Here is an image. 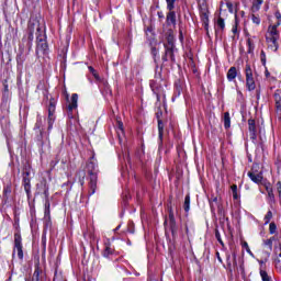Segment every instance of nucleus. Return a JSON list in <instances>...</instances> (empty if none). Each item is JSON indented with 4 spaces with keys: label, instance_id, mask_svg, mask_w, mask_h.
<instances>
[{
    "label": "nucleus",
    "instance_id": "dca6fc26",
    "mask_svg": "<svg viewBox=\"0 0 281 281\" xmlns=\"http://www.w3.org/2000/svg\"><path fill=\"white\" fill-rule=\"evenodd\" d=\"M43 117L37 116V121L35 123V127L34 131H36V133H40L41 135H43Z\"/></svg>",
    "mask_w": 281,
    "mask_h": 281
},
{
    "label": "nucleus",
    "instance_id": "72a5a7b5",
    "mask_svg": "<svg viewBox=\"0 0 281 281\" xmlns=\"http://www.w3.org/2000/svg\"><path fill=\"white\" fill-rule=\"evenodd\" d=\"M260 58L261 63L265 65L267 63V54H265V50H261Z\"/></svg>",
    "mask_w": 281,
    "mask_h": 281
},
{
    "label": "nucleus",
    "instance_id": "0eeeda50",
    "mask_svg": "<svg viewBox=\"0 0 281 281\" xmlns=\"http://www.w3.org/2000/svg\"><path fill=\"white\" fill-rule=\"evenodd\" d=\"M55 112H56V102L50 100L49 106H48V131H52V127L54 126Z\"/></svg>",
    "mask_w": 281,
    "mask_h": 281
},
{
    "label": "nucleus",
    "instance_id": "f704fd0d",
    "mask_svg": "<svg viewBox=\"0 0 281 281\" xmlns=\"http://www.w3.org/2000/svg\"><path fill=\"white\" fill-rule=\"evenodd\" d=\"M24 190H25L26 194H30L31 187H30V181L29 180H25Z\"/></svg>",
    "mask_w": 281,
    "mask_h": 281
},
{
    "label": "nucleus",
    "instance_id": "37998d69",
    "mask_svg": "<svg viewBox=\"0 0 281 281\" xmlns=\"http://www.w3.org/2000/svg\"><path fill=\"white\" fill-rule=\"evenodd\" d=\"M216 257H217L218 262H223V259L221 258V254L220 252H216Z\"/></svg>",
    "mask_w": 281,
    "mask_h": 281
},
{
    "label": "nucleus",
    "instance_id": "39448f33",
    "mask_svg": "<svg viewBox=\"0 0 281 281\" xmlns=\"http://www.w3.org/2000/svg\"><path fill=\"white\" fill-rule=\"evenodd\" d=\"M245 74H246V87L248 91H255L256 80H254V70H251V66L249 64L246 65Z\"/></svg>",
    "mask_w": 281,
    "mask_h": 281
},
{
    "label": "nucleus",
    "instance_id": "c9c22d12",
    "mask_svg": "<svg viewBox=\"0 0 281 281\" xmlns=\"http://www.w3.org/2000/svg\"><path fill=\"white\" fill-rule=\"evenodd\" d=\"M215 238L218 240V243L223 245V239L221 238V233L218 232V229L215 231Z\"/></svg>",
    "mask_w": 281,
    "mask_h": 281
},
{
    "label": "nucleus",
    "instance_id": "58836bf2",
    "mask_svg": "<svg viewBox=\"0 0 281 281\" xmlns=\"http://www.w3.org/2000/svg\"><path fill=\"white\" fill-rule=\"evenodd\" d=\"M266 191L269 192H273V188L271 187V184H265Z\"/></svg>",
    "mask_w": 281,
    "mask_h": 281
},
{
    "label": "nucleus",
    "instance_id": "20e7f679",
    "mask_svg": "<svg viewBox=\"0 0 281 281\" xmlns=\"http://www.w3.org/2000/svg\"><path fill=\"white\" fill-rule=\"evenodd\" d=\"M23 239L21 238V233L14 234V248L12 257L14 258L18 254V258L23 260Z\"/></svg>",
    "mask_w": 281,
    "mask_h": 281
},
{
    "label": "nucleus",
    "instance_id": "09e8293b",
    "mask_svg": "<svg viewBox=\"0 0 281 281\" xmlns=\"http://www.w3.org/2000/svg\"><path fill=\"white\" fill-rule=\"evenodd\" d=\"M277 19H281L280 13H276Z\"/></svg>",
    "mask_w": 281,
    "mask_h": 281
},
{
    "label": "nucleus",
    "instance_id": "4be33fe9",
    "mask_svg": "<svg viewBox=\"0 0 281 281\" xmlns=\"http://www.w3.org/2000/svg\"><path fill=\"white\" fill-rule=\"evenodd\" d=\"M231 190H232V192H233V199H234L235 201H238V200L240 199V195L238 194V186L233 184V186L231 187Z\"/></svg>",
    "mask_w": 281,
    "mask_h": 281
},
{
    "label": "nucleus",
    "instance_id": "8fccbe9b",
    "mask_svg": "<svg viewBox=\"0 0 281 281\" xmlns=\"http://www.w3.org/2000/svg\"><path fill=\"white\" fill-rule=\"evenodd\" d=\"M4 91H8V85L4 86Z\"/></svg>",
    "mask_w": 281,
    "mask_h": 281
},
{
    "label": "nucleus",
    "instance_id": "7ed1b4c3",
    "mask_svg": "<svg viewBox=\"0 0 281 281\" xmlns=\"http://www.w3.org/2000/svg\"><path fill=\"white\" fill-rule=\"evenodd\" d=\"M88 175H90L89 182V196H93L95 194V190L98 188V164L93 158L87 165Z\"/></svg>",
    "mask_w": 281,
    "mask_h": 281
},
{
    "label": "nucleus",
    "instance_id": "6e6552de",
    "mask_svg": "<svg viewBox=\"0 0 281 281\" xmlns=\"http://www.w3.org/2000/svg\"><path fill=\"white\" fill-rule=\"evenodd\" d=\"M248 131H249L250 139H252V142H256V139L258 138V132L256 130V120L254 119L248 120Z\"/></svg>",
    "mask_w": 281,
    "mask_h": 281
},
{
    "label": "nucleus",
    "instance_id": "f257e3e1",
    "mask_svg": "<svg viewBox=\"0 0 281 281\" xmlns=\"http://www.w3.org/2000/svg\"><path fill=\"white\" fill-rule=\"evenodd\" d=\"M27 47H32V41H34V34L36 35L37 46H36V54H45L48 49L47 41L45 40V29L41 26L38 21H30L27 26Z\"/></svg>",
    "mask_w": 281,
    "mask_h": 281
},
{
    "label": "nucleus",
    "instance_id": "c85d7f7f",
    "mask_svg": "<svg viewBox=\"0 0 281 281\" xmlns=\"http://www.w3.org/2000/svg\"><path fill=\"white\" fill-rule=\"evenodd\" d=\"M276 232H278V226L276 225V222H272L269 225V234H276Z\"/></svg>",
    "mask_w": 281,
    "mask_h": 281
},
{
    "label": "nucleus",
    "instance_id": "cd10ccee",
    "mask_svg": "<svg viewBox=\"0 0 281 281\" xmlns=\"http://www.w3.org/2000/svg\"><path fill=\"white\" fill-rule=\"evenodd\" d=\"M41 269L36 268L34 273H33V281H41Z\"/></svg>",
    "mask_w": 281,
    "mask_h": 281
},
{
    "label": "nucleus",
    "instance_id": "f3484780",
    "mask_svg": "<svg viewBox=\"0 0 281 281\" xmlns=\"http://www.w3.org/2000/svg\"><path fill=\"white\" fill-rule=\"evenodd\" d=\"M232 126V117L229 116V112L224 113V128H231Z\"/></svg>",
    "mask_w": 281,
    "mask_h": 281
},
{
    "label": "nucleus",
    "instance_id": "f8f14e48",
    "mask_svg": "<svg viewBox=\"0 0 281 281\" xmlns=\"http://www.w3.org/2000/svg\"><path fill=\"white\" fill-rule=\"evenodd\" d=\"M274 98V104H276V112L278 115L281 116V93L280 90H277L273 94Z\"/></svg>",
    "mask_w": 281,
    "mask_h": 281
},
{
    "label": "nucleus",
    "instance_id": "4468645a",
    "mask_svg": "<svg viewBox=\"0 0 281 281\" xmlns=\"http://www.w3.org/2000/svg\"><path fill=\"white\" fill-rule=\"evenodd\" d=\"M238 76V70H236V67H231L227 71V80L232 82V80H235V78Z\"/></svg>",
    "mask_w": 281,
    "mask_h": 281
},
{
    "label": "nucleus",
    "instance_id": "393cba45",
    "mask_svg": "<svg viewBox=\"0 0 281 281\" xmlns=\"http://www.w3.org/2000/svg\"><path fill=\"white\" fill-rule=\"evenodd\" d=\"M268 203L276 205V194H273V191L268 192Z\"/></svg>",
    "mask_w": 281,
    "mask_h": 281
},
{
    "label": "nucleus",
    "instance_id": "ddd939ff",
    "mask_svg": "<svg viewBox=\"0 0 281 281\" xmlns=\"http://www.w3.org/2000/svg\"><path fill=\"white\" fill-rule=\"evenodd\" d=\"M69 113H71V111H74V109H78V94L74 93L71 95V102L68 104L67 106Z\"/></svg>",
    "mask_w": 281,
    "mask_h": 281
},
{
    "label": "nucleus",
    "instance_id": "9d476101",
    "mask_svg": "<svg viewBox=\"0 0 281 281\" xmlns=\"http://www.w3.org/2000/svg\"><path fill=\"white\" fill-rule=\"evenodd\" d=\"M167 25H172L173 27H177V13L171 10L167 13Z\"/></svg>",
    "mask_w": 281,
    "mask_h": 281
},
{
    "label": "nucleus",
    "instance_id": "2f4dec72",
    "mask_svg": "<svg viewBox=\"0 0 281 281\" xmlns=\"http://www.w3.org/2000/svg\"><path fill=\"white\" fill-rule=\"evenodd\" d=\"M217 26L225 30V20L223 18L217 19Z\"/></svg>",
    "mask_w": 281,
    "mask_h": 281
},
{
    "label": "nucleus",
    "instance_id": "c756f323",
    "mask_svg": "<svg viewBox=\"0 0 281 281\" xmlns=\"http://www.w3.org/2000/svg\"><path fill=\"white\" fill-rule=\"evenodd\" d=\"M263 0H257L256 3L252 4V10L258 12L260 10V7L262 5Z\"/></svg>",
    "mask_w": 281,
    "mask_h": 281
},
{
    "label": "nucleus",
    "instance_id": "a211bd4d",
    "mask_svg": "<svg viewBox=\"0 0 281 281\" xmlns=\"http://www.w3.org/2000/svg\"><path fill=\"white\" fill-rule=\"evenodd\" d=\"M44 207H45L44 216H45V218H48V221H49V218H52L50 211H49V207H50L49 199H46Z\"/></svg>",
    "mask_w": 281,
    "mask_h": 281
},
{
    "label": "nucleus",
    "instance_id": "e433bc0d",
    "mask_svg": "<svg viewBox=\"0 0 281 281\" xmlns=\"http://www.w3.org/2000/svg\"><path fill=\"white\" fill-rule=\"evenodd\" d=\"M277 192L279 194V199H281V182L280 181L277 182Z\"/></svg>",
    "mask_w": 281,
    "mask_h": 281
},
{
    "label": "nucleus",
    "instance_id": "a18cd8bd",
    "mask_svg": "<svg viewBox=\"0 0 281 281\" xmlns=\"http://www.w3.org/2000/svg\"><path fill=\"white\" fill-rule=\"evenodd\" d=\"M81 186H85V173L82 175V179L80 180Z\"/></svg>",
    "mask_w": 281,
    "mask_h": 281
},
{
    "label": "nucleus",
    "instance_id": "49530a36",
    "mask_svg": "<svg viewBox=\"0 0 281 281\" xmlns=\"http://www.w3.org/2000/svg\"><path fill=\"white\" fill-rule=\"evenodd\" d=\"M186 234H187V236H189V234H190V228H188V226H186Z\"/></svg>",
    "mask_w": 281,
    "mask_h": 281
},
{
    "label": "nucleus",
    "instance_id": "1a4fd4ad",
    "mask_svg": "<svg viewBox=\"0 0 281 281\" xmlns=\"http://www.w3.org/2000/svg\"><path fill=\"white\" fill-rule=\"evenodd\" d=\"M169 225L171 234L175 236V234H177V221L175 220V212L172 211V207L169 209Z\"/></svg>",
    "mask_w": 281,
    "mask_h": 281
},
{
    "label": "nucleus",
    "instance_id": "5701e85b",
    "mask_svg": "<svg viewBox=\"0 0 281 281\" xmlns=\"http://www.w3.org/2000/svg\"><path fill=\"white\" fill-rule=\"evenodd\" d=\"M272 218H273V212L268 211L267 214L263 217L265 225H269V223H271Z\"/></svg>",
    "mask_w": 281,
    "mask_h": 281
},
{
    "label": "nucleus",
    "instance_id": "a878e982",
    "mask_svg": "<svg viewBox=\"0 0 281 281\" xmlns=\"http://www.w3.org/2000/svg\"><path fill=\"white\" fill-rule=\"evenodd\" d=\"M184 212H190V194H187L184 198Z\"/></svg>",
    "mask_w": 281,
    "mask_h": 281
},
{
    "label": "nucleus",
    "instance_id": "6ab92c4d",
    "mask_svg": "<svg viewBox=\"0 0 281 281\" xmlns=\"http://www.w3.org/2000/svg\"><path fill=\"white\" fill-rule=\"evenodd\" d=\"M247 45H248V54H254V49H256V43L254 42V38L249 37L247 40Z\"/></svg>",
    "mask_w": 281,
    "mask_h": 281
},
{
    "label": "nucleus",
    "instance_id": "79ce46f5",
    "mask_svg": "<svg viewBox=\"0 0 281 281\" xmlns=\"http://www.w3.org/2000/svg\"><path fill=\"white\" fill-rule=\"evenodd\" d=\"M92 76L95 78V80H100V76L98 75L97 71L92 72Z\"/></svg>",
    "mask_w": 281,
    "mask_h": 281
},
{
    "label": "nucleus",
    "instance_id": "aec40b11",
    "mask_svg": "<svg viewBox=\"0 0 281 281\" xmlns=\"http://www.w3.org/2000/svg\"><path fill=\"white\" fill-rule=\"evenodd\" d=\"M276 240V237H270L269 239L263 240L265 247H268L270 251H273V241Z\"/></svg>",
    "mask_w": 281,
    "mask_h": 281
},
{
    "label": "nucleus",
    "instance_id": "bb28decb",
    "mask_svg": "<svg viewBox=\"0 0 281 281\" xmlns=\"http://www.w3.org/2000/svg\"><path fill=\"white\" fill-rule=\"evenodd\" d=\"M167 3V10L172 11L175 10V3H177V0H166Z\"/></svg>",
    "mask_w": 281,
    "mask_h": 281
},
{
    "label": "nucleus",
    "instance_id": "a19ab883",
    "mask_svg": "<svg viewBox=\"0 0 281 281\" xmlns=\"http://www.w3.org/2000/svg\"><path fill=\"white\" fill-rule=\"evenodd\" d=\"M214 203H218V198H213L211 201V207H214Z\"/></svg>",
    "mask_w": 281,
    "mask_h": 281
},
{
    "label": "nucleus",
    "instance_id": "b1692460",
    "mask_svg": "<svg viewBox=\"0 0 281 281\" xmlns=\"http://www.w3.org/2000/svg\"><path fill=\"white\" fill-rule=\"evenodd\" d=\"M259 273L262 281H271V277L263 269H260Z\"/></svg>",
    "mask_w": 281,
    "mask_h": 281
},
{
    "label": "nucleus",
    "instance_id": "2eb2a0df",
    "mask_svg": "<svg viewBox=\"0 0 281 281\" xmlns=\"http://www.w3.org/2000/svg\"><path fill=\"white\" fill-rule=\"evenodd\" d=\"M113 254H115V249H113L111 245L106 244L102 254L103 258H109V256H113Z\"/></svg>",
    "mask_w": 281,
    "mask_h": 281
},
{
    "label": "nucleus",
    "instance_id": "473e14b6",
    "mask_svg": "<svg viewBox=\"0 0 281 281\" xmlns=\"http://www.w3.org/2000/svg\"><path fill=\"white\" fill-rule=\"evenodd\" d=\"M251 20H252V23H255L256 25H260V16L252 14Z\"/></svg>",
    "mask_w": 281,
    "mask_h": 281
},
{
    "label": "nucleus",
    "instance_id": "f03ea898",
    "mask_svg": "<svg viewBox=\"0 0 281 281\" xmlns=\"http://www.w3.org/2000/svg\"><path fill=\"white\" fill-rule=\"evenodd\" d=\"M281 21L279 20L274 25H269L268 31L266 33V43L269 52H278L280 49V32L278 27H280Z\"/></svg>",
    "mask_w": 281,
    "mask_h": 281
},
{
    "label": "nucleus",
    "instance_id": "de8ad7c7",
    "mask_svg": "<svg viewBox=\"0 0 281 281\" xmlns=\"http://www.w3.org/2000/svg\"><path fill=\"white\" fill-rule=\"evenodd\" d=\"M158 16H159V19H164V13L158 12Z\"/></svg>",
    "mask_w": 281,
    "mask_h": 281
},
{
    "label": "nucleus",
    "instance_id": "9b49d317",
    "mask_svg": "<svg viewBox=\"0 0 281 281\" xmlns=\"http://www.w3.org/2000/svg\"><path fill=\"white\" fill-rule=\"evenodd\" d=\"M248 177L254 183H262V172L249 171Z\"/></svg>",
    "mask_w": 281,
    "mask_h": 281
},
{
    "label": "nucleus",
    "instance_id": "ea45409f",
    "mask_svg": "<svg viewBox=\"0 0 281 281\" xmlns=\"http://www.w3.org/2000/svg\"><path fill=\"white\" fill-rule=\"evenodd\" d=\"M117 124H119L120 131L123 133L124 132V124L122 123V121H117Z\"/></svg>",
    "mask_w": 281,
    "mask_h": 281
},
{
    "label": "nucleus",
    "instance_id": "c03bdc74",
    "mask_svg": "<svg viewBox=\"0 0 281 281\" xmlns=\"http://www.w3.org/2000/svg\"><path fill=\"white\" fill-rule=\"evenodd\" d=\"M89 71H91V74H95V69L91 66H89Z\"/></svg>",
    "mask_w": 281,
    "mask_h": 281
},
{
    "label": "nucleus",
    "instance_id": "603ef678",
    "mask_svg": "<svg viewBox=\"0 0 281 281\" xmlns=\"http://www.w3.org/2000/svg\"><path fill=\"white\" fill-rule=\"evenodd\" d=\"M279 201H280V204H281V199H279Z\"/></svg>",
    "mask_w": 281,
    "mask_h": 281
},
{
    "label": "nucleus",
    "instance_id": "4c0bfd02",
    "mask_svg": "<svg viewBox=\"0 0 281 281\" xmlns=\"http://www.w3.org/2000/svg\"><path fill=\"white\" fill-rule=\"evenodd\" d=\"M243 247L246 249L248 254H251V249H249V244H247V241L243 243Z\"/></svg>",
    "mask_w": 281,
    "mask_h": 281
},
{
    "label": "nucleus",
    "instance_id": "3c124183",
    "mask_svg": "<svg viewBox=\"0 0 281 281\" xmlns=\"http://www.w3.org/2000/svg\"><path fill=\"white\" fill-rule=\"evenodd\" d=\"M233 32L236 33V29H233Z\"/></svg>",
    "mask_w": 281,
    "mask_h": 281
},
{
    "label": "nucleus",
    "instance_id": "7c9ffc66",
    "mask_svg": "<svg viewBox=\"0 0 281 281\" xmlns=\"http://www.w3.org/2000/svg\"><path fill=\"white\" fill-rule=\"evenodd\" d=\"M226 7H227V9H228V11H229L231 13L236 12V8H235L234 4L232 3V1H227V2H226Z\"/></svg>",
    "mask_w": 281,
    "mask_h": 281
},
{
    "label": "nucleus",
    "instance_id": "423d86ee",
    "mask_svg": "<svg viewBox=\"0 0 281 281\" xmlns=\"http://www.w3.org/2000/svg\"><path fill=\"white\" fill-rule=\"evenodd\" d=\"M169 44L166 45L165 44V55L162 56V60L164 63H168V58H170V60H172V63H175V44H172V42H170V38L168 40Z\"/></svg>",
    "mask_w": 281,
    "mask_h": 281
},
{
    "label": "nucleus",
    "instance_id": "412c9836",
    "mask_svg": "<svg viewBox=\"0 0 281 281\" xmlns=\"http://www.w3.org/2000/svg\"><path fill=\"white\" fill-rule=\"evenodd\" d=\"M158 135H159V139L162 140L164 139V122L161 121V119H158Z\"/></svg>",
    "mask_w": 281,
    "mask_h": 281
}]
</instances>
